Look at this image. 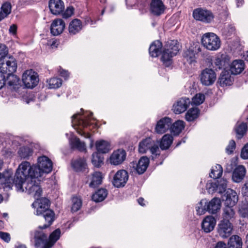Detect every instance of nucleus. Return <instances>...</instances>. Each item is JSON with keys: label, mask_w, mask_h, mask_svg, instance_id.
Segmentation results:
<instances>
[{"label": "nucleus", "mask_w": 248, "mask_h": 248, "mask_svg": "<svg viewBox=\"0 0 248 248\" xmlns=\"http://www.w3.org/2000/svg\"><path fill=\"white\" fill-rule=\"evenodd\" d=\"M149 164V159L146 156H143L139 160L138 163L136 165V170L137 172L141 174L147 170Z\"/></svg>", "instance_id": "c85d7f7f"}, {"label": "nucleus", "mask_w": 248, "mask_h": 248, "mask_svg": "<svg viewBox=\"0 0 248 248\" xmlns=\"http://www.w3.org/2000/svg\"><path fill=\"white\" fill-rule=\"evenodd\" d=\"M233 206L225 205L222 214L223 220L229 221H232L235 218V213Z\"/></svg>", "instance_id": "c756f323"}, {"label": "nucleus", "mask_w": 248, "mask_h": 248, "mask_svg": "<svg viewBox=\"0 0 248 248\" xmlns=\"http://www.w3.org/2000/svg\"><path fill=\"white\" fill-rule=\"evenodd\" d=\"M36 200L32 204L33 208H36L37 216H43L47 223L45 224L40 228L46 229L51 225L54 220L55 214L49 209V201L46 198L36 199Z\"/></svg>", "instance_id": "f03ea898"}, {"label": "nucleus", "mask_w": 248, "mask_h": 248, "mask_svg": "<svg viewBox=\"0 0 248 248\" xmlns=\"http://www.w3.org/2000/svg\"><path fill=\"white\" fill-rule=\"evenodd\" d=\"M233 226L231 222L226 220H221L218 225L217 232L220 237L227 238L232 233Z\"/></svg>", "instance_id": "f8f14e48"}, {"label": "nucleus", "mask_w": 248, "mask_h": 248, "mask_svg": "<svg viewBox=\"0 0 248 248\" xmlns=\"http://www.w3.org/2000/svg\"><path fill=\"white\" fill-rule=\"evenodd\" d=\"M215 65L217 66L216 69H221L225 67V62L221 58H217L214 62Z\"/></svg>", "instance_id": "13d9d810"}, {"label": "nucleus", "mask_w": 248, "mask_h": 248, "mask_svg": "<svg viewBox=\"0 0 248 248\" xmlns=\"http://www.w3.org/2000/svg\"><path fill=\"white\" fill-rule=\"evenodd\" d=\"M184 58L186 62L192 64L195 62V53L193 50L188 49L186 50L184 53Z\"/></svg>", "instance_id": "49530a36"}, {"label": "nucleus", "mask_w": 248, "mask_h": 248, "mask_svg": "<svg viewBox=\"0 0 248 248\" xmlns=\"http://www.w3.org/2000/svg\"><path fill=\"white\" fill-rule=\"evenodd\" d=\"M206 205L208 212L212 214H216L220 208V200L218 198H214L209 202H207Z\"/></svg>", "instance_id": "bb28decb"}, {"label": "nucleus", "mask_w": 248, "mask_h": 248, "mask_svg": "<svg viewBox=\"0 0 248 248\" xmlns=\"http://www.w3.org/2000/svg\"><path fill=\"white\" fill-rule=\"evenodd\" d=\"M41 177L30 171L28 166L19 165L15 173L13 183L18 190L25 191L31 195L35 199L39 198L42 190L39 183Z\"/></svg>", "instance_id": "f257e3e1"}, {"label": "nucleus", "mask_w": 248, "mask_h": 248, "mask_svg": "<svg viewBox=\"0 0 248 248\" xmlns=\"http://www.w3.org/2000/svg\"><path fill=\"white\" fill-rule=\"evenodd\" d=\"M216 220L214 217L211 216H207L202 221V229L205 232H209L212 231L216 225Z\"/></svg>", "instance_id": "412c9836"}, {"label": "nucleus", "mask_w": 248, "mask_h": 248, "mask_svg": "<svg viewBox=\"0 0 248 248\" xmlns=\"http://www.w3.org/2000/svg\"><path fill=\"white\" fill-rule=\"evenodd\" d=\"M71 211L76 212L78 211L82 206V201L78 197H74L72 199Z\"/></svg>", "instance_id": "8fccbe9b"}, {"label": "nucleus", "mask_w": 248, "mask_h": 248, "mask_svg": "<svg viewBox=\"0 0 248 248\" xmlns=\"http://www.w3.org/2000/svg\"><path fill=\"white\" fill-rule=\"evenodd\" d=\"M246 169L243 166H238L235 169L232 173V180L236 183L241 182L246 175Z\"/></svg>", "instance_id": "4be33fe9"}, {"label": "nucleus", "mask_w": 248, "mask_h": 248, "mask_svg": "<svg viewBox=\"0 0 248 248\" xmlns=\"http://www.w3.org/2000/svg\"><path fill=\"white\" fill-rule=\"evenodd\" d=\"M162 47V43L158 40L154 41L151 45L149 49L150 55L152 57H156L160 52Z\"/></svg>", "instance_id": "7c9ffc66"}, {"label": "nucleus", "mask_w": 248, "mask_h": 248, "mask_svg": "<svg viewBox=\"0 0 248 248\" xmlns=\"http://www.w3.org/2000/svg\"><path fill=\"white\" fill-rule=\"evenodd\" d=\"M8 54V48L5 45L0 44V59L4 58Z\"/></svg>", "instance_id": "4d7b16f0"}, {"label": "nucleus", "mask_w": 248, "mask_h": 248, "mask_svg": "<svg viewBox=\"0 0 248 248\" xmlns=\"http://www.w3.org/2000/svg\"><path fill=\"white\" fill-rule=\"evenodd\" d=\"M0 238L6 242L10 240V236L8 233L0 232Z\"/></svg>", "instance_id": "0e129e2a"}, {"label": "nucleus", "mask_w": 248, "mask_h": 248, "mask_svg": "<svg viewBox=\"0 0 248 248\" xmlns=\"http://www.w3.org/2000/svg\"><path fill=\"white\" fill-rule=\"evenodd\" d=\"M193 16L195 19L205 23L211 22L214 18L213 13L208 10L197 8L193 11Z\"/></svg>", "instance_id": "1a4fd4ad"}, {"label": "nucleus", "mask_w": 248, "mask_h": 248, "mask_svg": "<svg viewBox=\"0 0 248 248\" xmlns=\"http://www.w3.org/2000/svg\"><path fill=\"white\" fill-rule=\"evenodd\" d=\"M12 6L10 2L3 3L0 9V21H2L11 13Z\"/></svg>", "instance_id": "473e14b6"}, {"label": "nucleus", "mask_w": 248, "mask_h": 248, "mask_svg": "<svg viewBox=\"0 0 248 248\" xmlns=\"http://www.w3.org/2000/svg\"><path fill=\"white\" fill-rule=\"evenodd\" d=\"M235 142L233 140H231L226 148V151L228 154H231L235 149Z\"/></svg>", "instance_id": "bf43d9fd"}, {"label": "nucleus", "mask_w": 248, "mask_h": 248, "mask_svg": "<svg viewBox=\"0 0 248 248\" xmlns=\"http://www.w3.org/2000/svg\"><path fill=\"white\" fill-rule=\"evenodd\" d=\"M180 49V46L177 40H170L167 42L161 56V60L166 66L170 65L172 58L178 53Z\"/></svg>", "instance_id": "39448f33"}, {"label": "nucleus", "mask_w": 248, "mask_h": 248, "mask_svg": "<svg viewBox=\"0 0 248 248\" xmlns=\"http://www.w3.org/2000/svg\"><path fill=\"white\" fill-rule=\"evenodd\" d=\"M128 179L127 172L124 170H118L114 175L113 184L116 187L124 186Z\"/></svg>", "instance_id": "ddd939ff"}, {"label": "nucleus", "mask_w": 248, "mask_h": 248, "mask_svg": "<svg viewBox=\"0 0 248 248\" xmlns=\"http://www.w3.org/2000/svg\"><path fill=\"white\" fill-rule=\"evenodd\" d=\"M241 157L245 159H248V143L242 149Z\"/></svg>", "instance_id": "680f3d73"}, {"label": "nucleus", "mask_w": 248, "mask_h": 248, "mask_svg": "<svg viewBox=\"0 0 248 248\" xmlns=\"http://www.w3.org/2000/svg\"><path fill=\"white\" fill-rule=\"evenodd\" d=\"M149 150L152 155H159L158 145L151 138H148L141 141L139 144V151L140 153H145Z\"/></svg>", "instance_id": "0eeeda50"}, {"label": "nucleus", "mask_w": 248, "mask_h": 248, "mask_svg": "<svg viewBox=\"0 0 248 248\" xmlns=\"http://www.w3.org/2000/svg\"><path fill=\"white\" fill-rule=\"evenodd\" d=\"M6 76L0 70V89L6 84Z\"/></svg>", "instance_id": "69168bd1"}, {"label": "nucleus", "mask_w": 248, "mask_h": 248, "mask_svg": "<svg viewBox=\"0 0 248 248\" xmlns=\"http://www.w3.org/2000/svg\"><path fill=\"white\" fill-rule=\"evenodd\" d=\"M40 229V228L39 227ZM40 231H36L34 232V242L35 246L39 247L43 246L44 248H46V245L48 243L47 234L45 233L42 230L44 228H41Z\"/></svg>", "instance_id": "4468645a"}, {"label": "nucleus", "mask_w": 248, "mask_h": 248, "mask_svg": "<svg viewBox=\"0 0 248 248\" xmlns=\"http://www.w3.org/2000/svg\"><path fill=\"white\" fill-rule=\"evenodd\" d=\"M64 28L65 23L62 19H55L51 25V33L54 36L58 35L62 32Z\"/></svg>", "instance_id": "aec40b11"}, {"label": "nucleus", "mask_w": 248, "mask_h": 248, "mask_svg": "<svg viewBox=\"0 0 248 248\" xmlns=\"http://www.w3.org/2000/svg\"><path fill=\"white\" fill-rule=\"evenodd\" d=\"M58 72L61 76L64 78L65 79L68 78L69 73L68 71L63 69L61 67H59L58 69Z\"/></svg>", "instance_id": "e2e57ef3"}, {"label": "nucleus", "mask_w": 248, "mask_h": 248, "mask_svg": "<svg viewBox=\"0 0 248 248\" xmlns=\"http://www.w3.org/2000/svg\"><path fill=\"white\" fill-rule=\"evenodd\" d=\"M103 176L100 172L96 171L92 174V180L90 183V186L95 187L102 183Z\"/></svg>", "instance_id": "58836bf2"}, {"label": "nucleus", "mask_w": 248, "mask_h": 248, "mask_svg": "<svg viewBox=\"0 0 248 248\" xmlns=\"http://www.w3.org/2000/svg\"><path fill=\"white\" fill-rule=\"evenodd\" d=\"M199 110L197 108H193L188 110L186 114V121L191 122L196 119L199 115Z\"/></svg>", "instance_id": "c03bdc74"}, {"label": "nucleus", "mask_w": 248, "mask_h": 248, "mask_svg": "<svg viewBox=\"0 0 248 248\" xmlns=\"http://www.w3.org/2000/svg\"><path fill=\"white\" fill-rule=\"evenodd\" d=\"M205 100L204 95L202 93L196 94L193 98L192 104L195 105H199L202 103Z\"/></svg>", "instance_id": "5fc2aeb1"}, {"label": "nucleus", "mask_w": 248, "mask_h": 248, "mask_svg": "<svg viewBox=\"0 0 248 248\" xmlns=\"http://www.w3.org/2000/svg\"><path fill=\"white\" fill-rule=\"evenodd\" d=\"M242 192L244 196L248 197V179L246 181L244 185L242 187Z\"/></svg>", "instance_id": "338daca9"}, {"label": "nucleus", "mask_w": 248, "mask_h": 248, "mask_svg": "<svg viewBox=\"0 0 248 248\" xmlns=\"http://www.w3.org/2000/svg\"><path fill=\"white\" fill-rule=\"evenodd\" d=\"M22 81L26 88L32 89L38 84V75L31 69L26 70L23 74Z\"/></svg>", "instance_id": "6e6552de"}, {"label": "nucleus", "mask_w": 248, "mask_h": 248, "mask_svg": "<svg viewBox=\"0 0 248 248\" xmlns=\"http://www.w3.org/2000/svg\"><path fill=\"white\" fill-rule=\"evenodd\" d=\"M223 200L225 201V205L234 206L238 202V197L235 191L228 189L226 190Z\"/></svg>", "instance_id": "f3484780"}, {"label": "nucleus", "mask_w": 248, "mask_h": 248, "mask_svg": "<svg viewBox=\"0 0 248 248\" xmlns=\"http://www.w3.org/2000/svg\"><path fill=\"white\" fill-rule=\"evenodd\" d=\"M242 241L240 237L237 235L232 236L228 241V248H242Z\"/></svg>", "instance_id": "2f4dec72"}, {"label": "nucleus", "mask_w": 248, "mask_h": 248, "mask_svg": "<svg viewBox=\"0 0 248 248\" xmlns=\"http://www.w3.org/2000/svg\"><path fill=\"white\" fill-rule=\"evenodd\" d=\"M82 28L81 21L78 19L73 20L69 24L68 30L71 35H75L79 32Z\"/></svg>", "instance_id": "a878e982"}, {"label": "nucleus", "mask_w": 248, "mask_h": 248, "mask_svg": "<svg viewBox=\"0 0 248 248\" xmlns=\"http://www.w3.org/2000/svg\"><path fill=\"white\" fill-rule=\"evenodd\" d=\"M11 178V174L7 171L2 173H0V181L1 183H8L10 182Z\"/></svg>", "instance_id": "6e6d98bb"}, {"label": "nucleus", "mask_w": 248, "mask_h": 248, "mask_svg": "<svg viewBox=\"0 0 248 248\" xmlns=\"http://www.w3.org/2000/svg\"><path fill=\"white\" fill-rule=\"evenodd\" d=\"M12 6L10 2L3 3L0 9V21H2L11 13Z\"/></svg>", "instance_id": "72a5a7b5"}, {"label": "nucleus", "mask_w": 248, "mask_h": 248, "mask_svg": "<svg viewBox=\"0 0 248 248\" xmlns=\"http://www.w3.org/2000/svg\"><path fill=\"white\" fill-rule=\"evenodd\" d=\"M173 138L171 135L166 134L163 136L160 143V147L162 150L168 149L171 144Z\"/></svg>", "instance_id": "ea45409f"}, {"label": "nucleus", "mask_w": 248, "mask_h": 248, "mask_svg": "<svg viewBox=\"0 0 248 248\" xmlns=\"http://www.w3.org/2000/svg\"><path fill=\"white\" fill-rule=\"evenodd\" d=\"M191 101L188 98L182 97L178 100L173 106L175 113L180 114L185 112L189 107Z\"/></svg>", "instance_id": "2eb2a0df"}, {"label": "nucleus", "mask_w": 248, "mask_h": 248, "mask_svg": "<svg viewBox=\"0 0 248 248\" xmlns=\"http://www.w3.org/2000/svg\"><path fill=\"white\" fill-rule=\"evenodd\" d=\"M48 6L51 13L55 15L61 14L64 9V3L62 0H50Z\"/></svg>", "instance_id": "6ab92c4d"}, {"label": "nucleus", "mask_w": 248, "mask_h": 248, "mask_svg": "<svg viewBox=\"0 0 248 248\" xmlns=\"http://www.w3.org/2000/svg\"><path fill=\"white\" fill-rule=\"evenodd\" d=\"M7 84L11 89L16 90L20 86V80L19 78L13 74L6 75Z\"/></svg>", "instance_id": "b1692460"}, {"label": "nucleus", "mask_w": 248, "mask_h": 248, "mask_svg": "<svg viewBox=\"0 0 248 248\" xmlns=\"http://www.w3.org/2000/svg\"><path fill=\"white\" fill-rule=\"evenodd\" d=\"M235 28L232 25H229L223 30V33L227 36H230L232 34L234 33Z\"/></svg>", "instance_id": "052dcab7"}, {"label": "nucleus", "mask_w": 248, "mask_h": 248, "mask_svg": "<svg viewBox=\"0 0 248 248\" xmlns=\"http://www.w3.org/2000/svg\"><path fill=\"white\" fill-rule=\"evenodd\" d=\"M184 127V122L183 121H177L170 126V132L174 135H178L181 132Z\"/></svg>", "instance_id": "4c0bfd02"}, {"label": "nucleus", "mask_w": 248, "mask_h": 248, "mask_svg": "<svg viewBox=\"0 0 248 248\" xmlns=\"http://www.w3.org/2000/svg\"><path fill=\"white\" fill-rule=\"evenodd\" d=\"M61 235V230L59 229L55 230L49 235L48 238V243L46 248H51L56 241L59 239Z\"/></svg>", "instance_id": "f704fd0d"}, {"label": "nucleus", "mask_w": 248, "mask_h": 248, "mask_svg": "<svg viewBox=\"0 0 248 248\" xmlns=\"http://www.w3.org/2000/svg\"><path fill=\"white\" fill-rule=\"evenodd\" d=\"M218 82L220 85L222 87L231 85L232 84V78L228 71L224 70L221 72L218 79Z\"/></svg>", "instance_id": "cd10ccee"}, {"label": "nucleus", "mask_w": 248, "mask_h": 248, "mask_svg": "<svg viewBox=\"0 0 248 248\" xmlns=\"http://www.w3.org/2000/svg\"><path fill=\"white\" fill-rule=\"evenodd\" d=\"M92 112L90 113V116L88 118L78 117L81 115L80 113L74 115L72 117V124L73 127L77 130V132L82 136L86 138H89L90 134L88 130H91L90 126L92 124L89 122V119L92 115Z\"/></svg>", "instance_id": "20e7f679"}, {"label": "nucleus", "mask_w": 248, "mask_h": 248, "mask_svg": "<svg viewBox=\"0 0 248 248\" xmlns=\"http://www.w3.org/2000/svg\"><path fill=\"white\" fill-rule=\"evenodd\" d=\"M247 129V125L246 123H242L239 124L236 127L235 130L238 139H241L246 133Z\"/></svg>", "instance_id": "864d4df0"}, {"label": "nucleus", "mask_w": 248, "mask_h": 248, "mask_svg": "<svg viewBox=\"0 0 248 248\" xmlns=\"http://www.w3.org/2000/svg\"><path fill=\"white\" fill-rule=\"evenodd\" d=\"M108 195V191L105 188H100L92 196V199L95 202H100L105 200Z\"/></svg>", "instance_id": "e433bc0d"}, {"label": "nucleus", "mask_w": 248, "mask_h": 248, "mask_svg": "<svg viewBox=\"0 0 248 248\" xmlns=\"http://www.w3.org/2000/svg\"><path fill=\"white\" fill-rule=\"evenodd\" d=\"M164 9V6L161 0H152L151 10L154 15L159 16L163 13Z\"/></svg>", "instance_id": "5701e85b"}, {"label": "nucleus", "mask_w": 248, "mask_h": 248, "mask_svg": "<svg viewBox=\"0 0 248 248\" xmlns=\"http://www.w3.org/2000/svg\"><path fill=\"white\" fill-rule=\"evenodd\" d=\"M126 153L123 149H118L113 152L109 158L110 164L118 165L122 163L125 159Z\"/></svg>", "instance_id": "a211bd4d"}, {"label": "nucleus", "mask_w": 248, "mask_h": 248, "mask_svg": "<svg viewBox=\"0 0 248 248\" xmlns=\"http://www.w3.org/2000/svg\"><path fill=\"white\" fill-rule=\"evenodd\" d=\"M96 148L99 153H106L109 151L110 146L107 141L102 140L96 141Z\"/></svg>", "instance_id": "a19ab883"}, {"label": "nucleus", "mask_w": 248, "mask_h": 248, "mask_svg": "<svg viewBox=\"0 0 248 248\" xmlns=\"http://www.w3.org/2000/svg\"><path fill=\"white\" fill-rule=\"evenodd\" d=\"M202 43L207 49L212 51L217 50L221 45L219 38L212 32L203 34L202 38Z\"/></svg>", "instance_id": "423d86ee"}, {"label": "nucleus", "mask_w": 248, "mask_h": 248, "mask_svg": "<svg viewBox=\"0 0 248 248\" xmlns=\"http://www.w3.org/2000/svg\"><path fill=\"white\" fill-rule=\"evenodd\" d=\"M207 201L206 200H202L201 202L198 203L196 206L197 214L199 215H202L205 213L207 210L206 205Z\"/></svg>", "instance_id": "de8ad7c7"}, {"label": "nucleus", "mask_w": 248, "mask_h": 248, "mask_svg": "<svg viewBox=\"0 0 248 248\" xmlns=\"http://www.w3.org/2000/svg\"><path fill=\"white\" fill-rule=\"evenodd\" d=\"M50 89H57L62 84V80L59 78H51L47 81Z\"/></svg>", "instance_id": "603ef678"}, {"label": "nucleus", "mask_w": 248, "mask_h": 248, "mask_svg": "<svg viewBox=\"0 0 248 248\" xmlns=\"http://www.w3.org/2000/svg\"><path fill=\"white\" fill-rule=\"evenodd\" d=\"M16 68V61L13 57L9 58L5 62L0 61V70L5 76L15 72Z\"/></svg>", "instance_id": "9d476101"}, {"label": "nucleus", "mask_w": 248, "mask_h": 248, "mask_svg": "<svg viewBox=\"0 0 248 248\" xmlns=\"http://www.w3.org/2000/svg\"><path fill=\"white\" fill-rule=\"evenodd\" d=\"M32 151L30 147H22L20 148L18 151V154L20 157L22 158H26L31 155Z\"/></svg>", "instance_id": "3c124183"}, {"label": "nucleus", "mask_w": 248, "mask_h": 248, "mask_svg": "<svg viewBox=\"0 0 248 248\" xmlns=\"http://www.w3.org/2000/svg\"><path fill=\"white\" fill-rule=\"evenodd\" d=\"M70 142L72 148L77 149L80 151H84L86 150L85 143L81 141L77 137H72L70 140Z\"/></svg>", "instance_id": "c9c22d12"}, {"label": "nucleus", "mask_w": 248, "mask_h": 248, "mask_svg": "<svg viewBox=\"0 0 248 248\" xmlns=\"http://www.w3.org/2000/svg\"><path fill=\"white\" fill-rule=\"evenodd\" d=\"M227 186V181L226 179H222L219 181H218L217 183H215L212 184V186L214 188H216L217 190L219 193H222L226 190Z\"/></svg>", "instance_id": "37998d69"}, {"label": "nucleus", "mask_w": 248, "mask_h": 248, "mask_svg": "<svg viewBox=\"0 0 248 248\" xmlns=\"http://www.w3.org/2000/svg\"><path fill=\"white\" fill-rule=\"evenodd\" d=\"M17 31V26L16 24H12L10 26L9 31V32L13 34V35H16V33Z\"/></svg>", "instance_id": "774afa93"}, {"label": "nucleus", "mask_w": 248, "mask_h": 248, "mask_svg": "<svg viewBox=\"0 0 248 248\" xmlns=\"http://www.w3.org/2000/svg\"><path fill=\"white\" fill-rule=\"evenodd\" d=\"M171 124L172 121L170 118L164 117L157 122L155 128V132L158 134L164 133L170 129Z\"/></svg>", "instance_id": "dca6fc26"}, {"label": "nucleus", "mask_w": 248, "mask_h": 248, "mask_svg": "<svg viewBox=\"0 0 248 248\" xmlns=\"http://www.w3.org/2000/svg\"><path fill=\"white\" fill-rule=\"evenodd\" d=\"M72 165L77 171L84 170L87 166L86 160L84 158H78L72 162Z\"/></svg>", "instance_id": "79ce46f5"}, {"label": "nucleus", "mask_w": 248, "mask_h": 248, "mask_svg": "<svg viewBox=\"0 0 248 248\" xmlns=\"http://www.w3.org/2000/svg\"><path fill=\"white\" fill-rule=\"evenodd\" d=\"M20 166H28L30 171L42 177L44 173H48L52 170V162L51 160L46 156H42L38 158V165H32L28 161H23L19 164Z\"/></svg>", "instance_id": "7ed1b4c3"}, {"label": "nucleus", "mask_w": 248, "mask_h": 248, "mask_svg": "<svg viewBox=\"0 0 248 248\" xmlns=\"http://www.w3.org/2000/svg\"><path fill=\"white\" fill-rule=\"evenodd\" d=\"M103 160L104 157L99 153L93 154L92 162L95 167H99L103 163Z\"/></svg>", "instance_id": "09e8293b"}, {"label": "nucleus", "mask_w": 248, "mask_h": 248, "mask_svg": "<svg viewBox=\"0 0 248 248\" xmlns=\"http://www.w3.org/2000/svg\"><path fill=\"white\" fill-rule=\"evenodd\" d=\"M223 172V170L221 166L219 164H217L211 170V172L210 173V177L213 179H217L221 177Z\"/></svg>", "instance_id": "a18cd8bd"}, {"label": "nucleus", "mask_w": 248, "mask_h": 248, "mask_svg": "<svg viewBox=\"0 0 248 248\" xmlns=\"http://www.w3.org/2000/svg\"><path fill=\"white\" fill-rule=\"evenodd\" d=\"M244 62L242 60H234L230 65V70L233 75L240 74L244 69Z\"/></svg>", "instance_id": "393cba45"}, {"label": "nucleus", "mask_w": 248, "mask_h": 248, "mask_svg": "<svg viewBox=\"0 0 248 248\" xmlns=\"http://www.w3.org/2000/svg\"><path fill=\"white\" fill-rule=\"evenodd\" d=\"M200 79L201 83L205 86L212 85L216 79V74L212 69L206 68L201 74Z\"/></svg>", "instance_id": "9b49d317"}]
</instances>
